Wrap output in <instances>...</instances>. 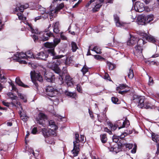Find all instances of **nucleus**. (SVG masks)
<instances>
[{
    "mask_svg": "<svg viewBox=\"0 0 159 159\" xmlns=\"http://www.w3.org/2000/svg\"><path fill=\"white\" fill-rule=\"evenodd\" d=\"M45 78L46 80L48 82H52L54 80V75H53L51 73H46L45 74Z\"/></svg>",
    "mask_w": 159,
    "mask_h": 159,
    "instance_id": "obj_19",
    "label": "nucleus"
},
{
    "mask_svg": "<svg viewBox=\"0 0 159 159\" xmlns=\"http://www.w3.org/2000/svg\"><path fill=\"white\" fill-rule=\"evenodd\" d=\"M104 78L108 80H110V78L108 74L107 73H105L104 76Z\"/></svg>",
    "mask_w": 159,
    "mask_h": 159,
    "instance_id": "obj_62",
    "label": "nucleus"
},
{
    "mask_svg": "<svg viewBox=\"0 0 159 159\" xmlns=\"http://www.w3.org/2000/svg\"><path fill=\"white\" fill-rule=\"evenodd\" d=\"M37 128L36 127L33 128L31 131V133L33 134H36L37 132Z\"/></svg>",
    "mask_w": 159,
    "mask_h": 159,
    "instance_id": "obj_59",
    "label": "nucleus"
},
{
    "mask_svg": "<svg viewBox=\"0 0 159 159\" xmlns=\"http://www.w3.org/2000/svg\"><path fill=\"white\" fill-rule=\"evenodd\" d=\"M114 17L116 25L117 26L120 27L124 25V23L121 22L119 20V17L117 15H114Z\"/></svg>",
    "mask_w": 159,
    "mask_h": 159,
    "instance_id": "obj_20",
    "label": "nucleus"
},
{
    "mask_svg": "<svg viewBox=\"0 0 159 159\" xmlns=\"http://www.w3.org/2000/svg\"><path fill=\"white\" fill-rule=\"evenodd\" d=\"M114 150L113 152H115L116 153H117L120 151V149L118 148V147H114Z\"/></svg>",
    "mask_w": 159,
    "mask_h": 159,
    "instance_id": "obj_61",
    "label": "nucleus"
},
{
    "mask_svg": "<svg viewBox=\"0 0 159 159\" xmlns=\"http://www.w3.org/2000/svg\"><path fill=\"white\" fill-rule=\"evenodd\" d=\"M102 6V4H100L99 3L97 4L95 6L94 8H93V10L95 11H98L99 8L101 7Z\"/></svg>",
    "mask_w": 159,
    "mask_h": 159,
    "instance_id": "obj_44",
    "label": "nucleus"
},
{
    "mask_svg": "<svg viewBox=\"0 0 159 159\" xmlns=\"http://www.w3.org/2000/svg\"><path fill=\"white\" fill-rule=\"evenodd\" d=\"M16 82L19 85L24 87L26 88L28 86L24 84L20 80V78L18 77H16Z\"/></svg>",
    "mask_w": 159,
    "mask_h": 159,
    "instance_id": "obj_27",
    "label": "nucleus"
},
{
    "mask_svg": "<svg viewBox=\"0 0 159 159\" xmlns=\"http://www.w3.org/2000/svg\"><path fill=\"white\" fill-rule=\"evenodd\" d=\"M6 82V78L4 77L0 78V92L3 88V86L1 83H4Z\"/></svg>",
    "mask_w": 159,
    "mask_h": 159,
    "instance_id": "obj_34",
    "label": "nucleus"
},
{
    "mask_svg": "<svg viewBox=\"0 0 159 159\" xmlns=\"http://www.w3.org/2000/svg\"><path fill=\"white\" fill-rule=\"evenodd\" d=\"M104 131L110 134H112L111 131L107 127H105L104 128Z\"/></svg>",
    "mask_w": 159,
    "mask_h": 159,
    "instance_id": "obj_57",
    "label": "nucleus"
},
{
    "mask_svg": "<svg viewBox=\"0 0 159 159\" xmlns=\"http://www.w3.org/2000/svg\"><path fill=\"white\" fill-rule=\"evenodd\" d=\"M53 114L55 116L58 118V120H61L62 118H64L63 117H62L58 114H57L56 112L53 113Z\"/></svg>",
    "mask_w": 159,
    "mask_h": 159,
    "instance_id": "obj_53",
    "label": "nucleus"
},
{
    "mask_svg": "<svg viewBox=\"0 0 159 159\" xmlns=\"http://www.w3.org/2000/svg\"><path fill=\"white\" fill-rule=\"evenodd\" d=\"M143 108L146 109L152 108V107L150 106V104L149 103L147 102H145L144 103V106Z\"/></svg>",
    "mask_w": 159,
    "mask_h": 159,
    "instance_id": "obj_47",
    "label": "nucleus"
},
{
    "mask_svg": "<svg viewBox=\"0 0 159 159\" xmlns=\"http://www.w3.org/2000/svg\"><path fill=\"white\" fill-rule=\"evenodd\" d=\"M134 9L137 12H142L144 9L143 3L140 2H136L134 5Z\"/></svg>",
    "mask_w": 159,
    "mask_h": 159,
    "instance_id": "obj_8",
    "label": "nucleus"
},
{
    "mask_svg": "<svg viewBox=\"0 0 159 159\" xmlns=\"http://www.w3.org/2000/svg\"><path fill=\"white\" fill-rule=\"evenodd\" d=\"M65 94L66 95L69 96L70 97H71L73 98H74L76 96V94L75 93H72L71 92H68V91H66L65 92Z\"/></svg>",
    "mask_w": 159,
    "mask_h": 159,
    "instance_id": "obj_36",
    "label": "nucleus"
},
{
    "mask_svg": "<svg viewBox=\"0 0 159 159\" xmlns=\"http://www.w3.org/2000/svg\"><path fill=\"white\" fill-rule=\"evenodd\" d=\"M129 124V121L126 118L124 121H118L116 125L118 127V129H120L125 127H128Z\"/></svg>",
    "mask_w": 159,
    "mask_h": 159,
    "instance_id": "obj_12",
    "label": "nucleus"
},
{
    "mask_svg": "<svg viewBox=\"0 0 159 159\" xmlns=\"http://www.w3.org/2000/svg\"><path fill=\"white\" fill-rule=\"evenodd\" d=\"M100 138L101 140L102 143H105L107 142V138L106 134H101L100 135Z\"/></svg>",
    "mask_w": 159,
    "mask_h": 159,
    "instance_id": "obj_32",
    "label": "nucleus"
},
{
    "mask_svg": "<svg viewBox=\"0 0 159 159\" xmlns=\"http://www.w3.org/2000/svg\"><path fill=\"white\" fill-rule=\"evenodd\" d=\"M60 41L61 40L60 39L57 38L54 39L53 40L54 43H53L54 44V45H55V47L60 42Z\"/></svg>",
    "mask_w": 159,
    "mask_h": 159,
    "instance_id": "obj_50",
    "label": "nucleus"
},
{
    "mask_svg": "<svg viewBox=\"0 0 159 159\" xmlns=\"http://www.w3.org/2000/svg\"><path fill=\"white\" fill-rule=\"evenodd\" d=\"M112 102L114 104H118L119 103L118 102V98L115 97H112L111 98Z\"/></svg>",
    "mask_w": 159,
    "mask_h": 159,
    "instance_id": "obj_48",
    "label": "nucleus"
},
{
    "mask_svg": "<svg viewBox=\"0 0 159 159\" xmlns=\"http://www.w3.org/2000/svg\"><path fill=\"white\" fill-rule=\"evenodd\" d=\"M138 40V38L134 36H131L130 39L127 42L128 45L133 46L135 44Z\"/></svg>",
    "mask_w": 159,
    "mask_h": 159,
    "instance_id": "obj_17",
    "label": "nucleus"
},
{
    "mask_svg": "<svg viewBox=\"0 0 159 159\" xmlns=\"http://www.w3.org/2000/svg\"><path fill=\"white\" fill-rule=\"evenodd\" d=\"M58 12V11L56 8L54 10L50 11L49 12L47 11V14H48V13L50 16V19H51V17L52 18L55 17Z\"/></svg>",
    "mask_w": 159,
    "mask_h": 159,
    "instance_id": "obj_23",
    "label": "nucleus"
},
{
    "mask_svg": "<svg viewBox=\"0 0 159 159\" xmlns=\"http://www.w3.org/2000/svg\"><path fill=\"white\" fill-rule=\"evenodd\" d=\"M2 103L6 107H9L10 104V103L4 101H2Z\"/></svg>",
    "mask_w": 159,
    "mask_h": 159,
    "instance_id": "obj_64",
    "label": "nucleus"
},
{
    "mask_svg": "<svg viewBox=\"0 0 159 159\" xmlns=\"http://www.w3.org/2000/svg\"><path fill=\"white\" fill-rule=\"evenodd\" d=\"M153 83V80L152 79L151 77H149V80L148 84L149 85H152Z\"/></svg>",
    "mask_w": 159,
    "mask_h": 159,
    "instance_id": "obj_58",
    "label": "nucleus"
},
{
    "mask_svg": "<svg viewBox=\"0 0 159 159\" xmlns=\"http://www.w3.org/2000/svg\"><path fill=\"white\" fill-rule=\"evenodd\" d=\"M121 146L122 147L125 146L129 149H131L133 147V149L131 151V152L133 153H134L136 152L137 145L135 144H133L132 143H121Z\"/></svg>",
    "mask_w": 159,
    "mask_h": 159,
    "instance_id": "obj_13",
    "label": "nucleus"
},
{
    "mask_svg": "<svg viewBox=\"0 0 159 159\" xmlns=\"http://www.w3.org/2000/svg\"><path fill=\"white\" fill-rule=\"evenodd\" d=\"M88 68L86 66H84L81 70V71L82 72L83 75H84L88 71Z\"/></svg>",
    "mask_w": 159,
    "mask_h": 159,
    "instance_id": "obj_42",
    "label": "nucleus"
},
{
    "mask_svg": "<svg viewBox=\"0 0 159 159\" xmlns=\"http://www.w3.org/2000/svg\"><path fill=\"white\" fill-rule=\"evenodd\" d=\"M29 7L28 4L26 3L24 5H21L19 3L16 5V7L15 9L16 11H18L19 10L21 12H23L25 9H26L28 8Z\"/></svg>",
    "mask_w": 159,
    "mask_h": 159,
    "instance_id": "obj_16",
    "label": "nucleus"
},
{
    "mask_svg": "<svg viewBox=\"0 0 159 159\" xmlns=\"http://www.w3.org/2000/svg\"><path fill=\"white\" fill-rule=\"evenodd\" d=\"M18 96L20 97V98L23 100L24 102H27L26 96L25 95L22 94L20 93H18L17 94Z\"/></svg>",
    "mask_w": 159,
    "mask_h": 159,
    "instance_id": "obj_37",
    "label": "nucleus"
},
{
    "mask_svg": "<svg viewBox=\"0 0 159 159\" xmlns=\"http://www.w3.org/2000/svg\"><path fill=\"white\" fill-rule=\"evenodd\" d=\"M7 95L12 100H16L17 98L16 96H15L13 93L11 92L7 93Z\"/></svg>",
    "mask_w": 159,
    "mask_h": 159,
    "instance_id": "obj_38",
    "label": "nucleus"
},
{
    "mask_svg": "<svg viewBox=\"0 0 159 159\" xmlns=\"http://www.w3.org/2000/svg\"><path fill=\"white\" fill-rule=\"evenodd\" d=\"M142 47L136 46L134 51V54L138 57H141L142 56Z\"/></svg>",
    "mask_w": 159,
    "mask_h": 159,
    "instance_id": "obj_15",
    "label": "nucleus"
},
{
    "mask_svg": "<svg viewBox=\"0 0 159 159\" xmlns=\"http://www.w3.org/2000/svg\"><path fill=\"white\" fill-rule=\"evenodd\" d=\"M70 44L72 52H75L78 48V47L77 46L76 43L74 42H72Z\"/></svg>",
    "mask_w": 159,
    "mask_h": 159,
    "instance_id": "obj_29",
    "label": "nucleus"
},
{
    "mask_svg": "<svg viewBox=\"0 0 159 159\" xmlns=\"http://www.w3.org/2000/svg\"><path fill=\"white\" fill-rule=\"evenodd\" d=\"M107 65L110 70H112L114 68V65L111 62H107Z\"/></svg>",
    "mask_w": 159,
    "mask_h": 159,
    "instance_id": "obj_46",
    "label": "nucleus"
},
{
    "mask_svg": "<svg viewBox=\"0 0 159 159\" xmlns=\"http://www.w3.org/2000/svg\"><path fill=\"white\" fill-rule=\"evenodd\" d=\"M65 79L67 81H71L72 80V79L69 75H66L65 76Z\"/></svg>",
    "mask_w": 159,
    "mask_h": 159,
    "instance_id": "obj_54",
    "label": "nucleus"
},
{
    "mask_svg": "<svg viewBox=\"0 0 159 159\" xmlns=\"http://www.w3.org/2000/svg\"><path fill=\"white\" fill-rule=\"evenodd\" d=\"M66 83L67 86H72L73 84L72 80L67 81Z\"/></svg>",
    "mask_w": 159,
    "mask_h": 159,
    "instance_id": "obj_60",
    "label": "nucleus"
},
{
    "mask_svg": "<svg viewBox=\"0 0 159 159\" xmlns=\"http://www.w3.org/2000/svg\"><path fill=\"white\" fill-rule=\"evenodd\" d=\"M98 120L100 122L107 120V117L106 115L104 114H102L101 115H100L98 116Z\"/></svg>",
    "mask_w": 159,
    "mask_h": 159,
    "instance_id": "obj_26",
    "label": "nucleus"
},
{
    "mask_svg": "<svg viewBox=\"0 0 159 159\" xmlns=\"http://www.w3.org/2000/svg\"><path fill=\"white\" fill-rule=\"evenodd\" d=\"M76 88L77 90L80 93H82V90L80 84H78L77 85Z\"/></svg>",
    "mask_w": 159,
    "mask_h": 159,
    "instance_id": "obj_51",
    "label": "nucleus"
},
{
    "mask_svg": "<svg viewBox=\"0 0 159 159\" xmlns=\"http://www.w3.org/2000/svg\"><path fill=\"white\" fill-rule=\"evenodd\" d=\"M94 58L97 60L104 59V58L103 57L98 55H94Z\"/></svg>",
    "mask_w": 159,
    "mask_h": 159,
    "instance_id": "obj_52",
    "label": "nucleus"
},
{
    "mask_svg": "<svg viewBox=\"0 0 159 159\" xmlns=\"http://www.w3.org/2000/svg\"><path fill=\"white\" fill-rule=\"evenodd\" d=\"M102 27L101 26H98L95 28V30L97 33H98L102 30Z\"/></svg>",
    "mask_w": 159,
    "mask_h": 159,
    "instance_id": "obj_56",
    "label": "nucleus"
},
{
    "mask_svg": "<svg viewBox=\"0 0 159 159\" xmlns=\"http://www.w3.org/2000/svg\"><path fill=\"white\" fill-rule=\"evenodd\" d=\"M154 18V16L152 14H150L148 15L147 16L145 17L146 24L149 23L151 21L153 20Z\"/></svg>",
    "mask_w": 159,
    "mask_h": 159,
    "instance_id": "obj_28",
    "label": "nucleus"
},
{
    "mask_svg": "<svg viewBox=\"0 0 159 159\" xmlns=\"http://www.w3.org/2000/svg\"><path fill=\"white\" fill-rule=\"evenodd\" d=\"M28 25L29 27V30L31 31L32 33L37 34L38 32V30L37 29H34L31 24L28 23Z\"/></svg>",
    "mask_w": 159,
    "mask_h": 159,
    "instance_id": "obj_33",
    "label": "nucleus"
},
{
    "mask_svg": "<svg viewBox=\"0 0 159 159\" xmlns=\"http://www.w3.org/2000/svg\"><path fill=\"white\" fill-rule=\"evenodd\" d=\"M145 39H144L143 38L142 39H139L137 42V46L142 47L143 46L144 44L146 42L144 41Z\"/></svg>",
    "mask_w": 159,
    "mask_h": 159,
    "instance_id": "obj_25",
    "label": "nucleus"
},
{
    "mask_svg": "<svg viewBox=\"0 0 159 159\" xmlns=\"http://www.w3.org/2000/svg\"><path fill=\"white\" fill-rule=\"evenodd\" d=\"M108 125L110 127L112 131H114L118 126L116 125L113 124L111 123H109Z\"/></svg>",
    "mask_w": 159,
    "mask_h": 159,
    "instance_id": "obj_40",
    "label": "nucleus"
},
{
    "mask_svg": "<svg viewBox=\"0 0 159 159\" xmlns=\"http://www.w3.org/2000/svg\"><path fill=\"white\" fill-rule=\"evenodd\" d=\"M48 56V53L46 51L41 52L35 56L36 58L45 60Z\"/></svg>",
    "mask_w": 159,
    "mask_h": 159,
    "instance_id": "obj_14",
    "label": "nucleus"
},
{
    "mask_svg": "<svg viewBox=\"0 0 159 159\" xmlns=\"http://www.w3.org/2000/svg\"><path fill=\"white\" fill-rule=\"evenodd\" d=\"M44 46L46 48H51L48 49V51L52 56V61L51 62H49L48 64V66L53 70L56 73L59 74L61 72V70L58 67V65L61 63L62 60L60 58L66 56V55H57L56 56L54 52V48L55 45H54L53 43L46 42L44 43Z\"/></svg>",
    "mask_w": 159,
    "mask_h": 159,
    "instance_id": "obj_1",
    "label": "nucleus"
},
{
    "mask_svg": "<svg viewBox=\"0 0 159 159\" xmlns=\"http://www.w3.org/2000/svg\"><path fill=\"white\" fill-rule=\"evenodd\" d=\"M59 23L57 22L53 24L52 26L53 28V31L56 34H57L59 33L60 30L59 29Z\"/></svg>",
    "mask_w": 159,
    "mask_h": 159,
    "instance_id": "obj_22",
    "label": "nucleus"
},
{
    "mask_svg": "<svg viewBox=\"0 0 159 159\" xmlns=\"http://www.w3.org/2000/svg\"><path fill=\"white\" fill-rule=\"evenodd\" d=\"M60 37L61 39L62 40H65L66 39V37L65 36L63 32L60 33Z\"/></svg>",
    "mask_w": 159,
    "mask_h": 159,
    "instance_id": "obj_55",
    "label": "nucleus"
},
{
    "mask_svg": "<svg viewBox=\"0 0 159 159\" xmlns=\"http://www.w3.org/2000/svg\"><path fill=\"white\" fill-rule=\"evenodd\" d=\"M45 90L47 95L50 97H53L55 96V90L53 87L48 86L46 87Z\"/></svg>",
    "mask_w": 159,
    "mask_h": 159,
    "instance_id": "obj_9",
    "label": "nucleus"
},
{
    "mask_svg": "<svg viewBox=\"0 0 159 159\" xmlns=\"http://www.w3.org/2000/svg\"><path fill=\"white\" fill-rule=\"evenodd\" d=\"M152 140L157 143L159 142V135L153 134L152 135Z\"/></svg>",
    "mask_w": 159,
    "mask_h": 159,
    "instance_id": "obj_35",
    "label": "nucleus"
},
{
    "mask_svg": "<svg viewBox=\"0 0 159 159\" xmlns=\"http://www.w3.org/2000/svg\"><path fill=\"white\" fill-rule=\"evenodd\" d=\"M53 36L52 33L49 32H45L40 34L39 40L40 41H46L48 40L50 37Z\"/></svg>",
    "mask_w": 159,
    "mask_h": 159,
    "instance_id": "obj_7",
    "label": "nucleus"
},
{
    "mask_svg": "<svg viewBox=\"0 0 159 159\" xmlns=\"http://www.w3.org/2000/svg\"><path fill=\"white\" fill-rule=\"evenodd\" d=\"M134 75V74L133 70L130 69H129L128 75V77L130 79H132Z\"/></svg>",
    "mask_w": 159,
    "mask_h": 159,
    "instance_id": "obj_43",
    "label": "nucleus"
},
{
    "mask_svg": "<svg viewBox=\"0 0 159 159\" xmlns=\"http://www.w3.org/2000/svg\"><path fill=\"white\" fill-rule=\"evenodd\" d=\"M30 77L32 82L34 83L36 89H38V85L36 82L38 80L40 82L43 81L42 76L38 72H36L34 71H32L30 73Z\"/></svg>",
    "mask_w": 159,
    "mask_h": 159,
    "instance_id": "obj_4",
    "label": "nucleus"
},
{
    "mask_svg": "<svg viewBox=\"0 0 159 159\" xmlns=\"http://www.w3.org/2000/svg\"><path fill=\"white\" fill-rule=\"evenodd\" d=\"M120 136H115L114 135L112 137V140L115 143H117L119 140V138H120V139H121L120 138Z\"/></svg>",
    "mask_w": 159,
    "mask_h": 159,
    "instance_id": "obj_45",
    "label": "nucleus"
},
{
    "mask_svg": "<svg viewBox=\"0 0 159 159\" xmlns=\"http://www.w3.org/2000/svg\"><path fill=\"white\" fill-rule=\"evenodd\" d=\"M140 35L143 36L144 39H145L149 42L154 43L156 41V39L151 35H148L145 33H141Z\"/></svg>",
    "mask_w": 159,
    "mask_h": 159,
    "instance_id": "obj_11",
    "label": "nucleus"
},
{
    "mask_svg": "<svg viewBox=\"0 0 159 159\" xmlns=\"http://www.w3.org/2000/svg\"><path fill=\"white\" fill-rule=\"evenodd\" d=\"M124 90L123 91H119L118 92L121 94H123L125 93H126L129 90V88L126 85L123 84H120V86L117 87L116 89L117 91H118V90Z\"/></svg>",
    "mask_w": 159,
    "mask_h": 159,
    "instance_id": "obj_10",
    "label": "nucleus"
},
{
    "mask_svg": "<svg viewBox=\"0 0 159 159\" xmlns=\"http://www.w3.org/2000/svg\"><path fill=\"white\" fill-rule=\"evenodd\" d=\"M137 20L139 21V23L140 25H143L146 24L145 17L143 16H138Z\"/></svg>",
    "mask_w": 159,
    "mask_h": 159,
    "instance_id": "obj_21",
    "label": "nucleus"
},
{
    "mask_svg": "<svg viewBox=\"0 0 159 159\" xmlns=\"http://www.w3.org/2000/svg\"><path fill=\"white\" fill-rule=\"evenodd\" d=\"M132 130H127L126 132H125L122 133L120 135V138L121 139L124 138L125 136H127L128 134H129L132 133Z\"/></svg>",
    "mask_w": 159,
    "mask_h": 159,
    "instance_id": "obj_30",
    "label": "nucleus"
},
{
    "mask_svg": "<svg viewBox=\"0 0 159 159\" xmlns=\"http://www.w3.org/2000/svg\"><path fill=\"white\" fill-rule=\"evenodd\" d=\"M91 50L95 52L97 54H100L102 53V52L101 51V50L97 46H95L93 49H91Z\"/></svg>",
    "mask_w": 159,
    "mask_h": 159,
    "instance_id": "obj_39",
    "label": "nucleus"
},
{
    "mask_svg": "<svg viewBox=\"0 0 159 159\" xmlns=\"http://www.w3.org/2000/svg\"><path fill=\"white\" fill-rule=\"evenodd\" d=\"M75 140L73 141V149L71 150V155H70L72 158L78 155L80 151L79 143L84 142V136L81 135L80 138L79 135L78 134H75Z\"/></svg>",
    "mask_w": 159,
    "mask_h": 159,
    "instance_id": "obj_3",
    "label": "nucleus"
},
{
    "mask_svg": "<svg viewBox=\"0 0 159 159\" xmlns=\"http://www.w3.org/2000/svg\"><path fill=\"white\" fill-rule=\"evenodd\" d=\"M133 100L134 102L138 103L139 107L143 108L144 106V102L145 101V98L144 96H139L136 95L133 96Z\"/></svg>",
    "mask_w": 159,
    "mask_h": 159,
    "instance_id": "obj_5",
    "label": "nucleus"
},
{
    "mask_svg": "<svg viewBox=\"0 0 159 159\" xmlns=\"http://www.w3.org/2000/svg\"><path fill=\"white\" fill-rule=\"evenodd\" d=\"M64 7V4L63 3H61L59 4L56 7V9L58 11H59L61 9H62Z\"/></svg>",
    "mask_w": 159,
    "mask_h": 159,
    "instance_id": "obj_49",
    "label": "nucleus"
},
{
    "mask_svg": "<svg viewBox=\"0 0 159 159\" xmlns=\"http://www.w3.org/2000/svg\"><path fill=\"white\" fill-rule=\"evenodd\" d=\"M17 15L19 20H26V17L24 16L21 13H17Z\"/></svg>",
    "mask_w": 159,
    "mask_h": 159,
    "instance_id": "obj_41",
    "label": "nucleus"
},
{
    "mask_svg": "<svg viewBox=\"0 0 159 159\" xmlns=\"http://www.w3.org/2000/svg\"><path fill=\"white\" fill-rule=\"evenodd\" d=\"M46 120H47L46 115L41 112L39 113L36 118L37 123L43 125L44 124V122Z\"/></svg>",
    "mask_w": 159,
    "mask_h": 159,
    "instance_id": "obj_6",
    "label": "nucleus"
},
{
    "mask_svg": "<svg viewBox=\"0 0 159 159\" xmlns=\"http://www.w3.org/2000/svg\"><path fill=\"white\" fill-rule=\"evenodd\" d=\"M32 38L33 39L34 42H36L37 40H38V37L35 34L33 35Z\"/></svg>",
    "mask_w": 159,
    "mask_h": 159,
    "instance_id": "obj_63",
    "label": "nucleus"
},
{
    "mask_svg": "<svg viewBox=\"0 0 159 159\" xmlns=\"http://www.w3.org/2000/svg\"><path fill=\"white\" fill-rule=\"evenodd\" d=\"M49 125L50 127L49 129L46 128L42 129L41 132L45 138L48 137L52 135H56L55 131L58 129V127L56 125L54 121L51 120L48 121Z\"/></svg>",
    "mask_w": 159,
    "mask_h": 159,
    "instance_id": "obj_2",
    "label": "nucleus"
},
{
    "mask_svg": "<svg viewBox=\"0 0 159 159\" xmlns=\"http://www.w3.org/2000/svg\"><path fill=\"white\" fill-rule=\"evenodd\" d=\"M38 9L40 11L42 12L41 13V14H43V13H45V18H47L48 17V11H46V9L45 8L42 7H40Z\"/></svg>",
    "mask_w": 159,
    "mask_h": 159,
    "instance_id": "obj_31",
    "label": "nucleus"
},
{
    "mask_svg": "<svg viewBox=\"0 0 159 159\" xmlns=\"http://www.w3.org/2000/svg\"><path fill=\"white\" fill-rule=\"evenodd\" d=\"M27 59L28 58H33L35 59L36 58L35 55L33 54V52L30 51H29L25 52Z\"/></svg>",
    "mask_w": 159,
    "mask_h": 159,
    "instance_id": "obj_24",
    "label": "nucleus"
},
{
    "mask_svg": "<svg viewBox=\"0 0 159 159\" xmlns=\"http://www.w3.org/2000/svg\"><path fill=\"white\" fill-rule=\"evenodd\" d=\"M16 57V59L19 61V60L22 59H26L27 57L25 53L23 52L18 53L17 52V53L14 55Z\"/></svg>",
    "mask_w": 159,
    "mask_h": 159,
    "instance_id": "obj_18",
    "label": "nucleus"
}]
</instances>
